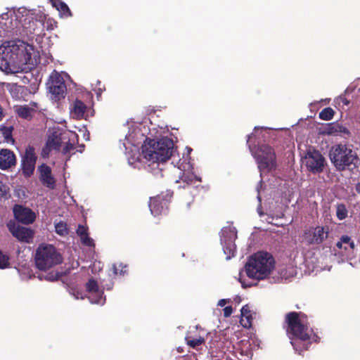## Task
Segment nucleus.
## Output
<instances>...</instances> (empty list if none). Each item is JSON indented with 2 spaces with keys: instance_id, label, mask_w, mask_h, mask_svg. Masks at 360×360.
<instances>
[{
  "instance_id": "6e6552de",
  "label": "nucleus",
  "mask_w": 360,
  "mask_h": 360,
  "mask_svg": "<svg viewBox=\"0 0 360 360\" xmlns=\"http://www.w3.org/2000/svg\"><path fill=\"white\" fill-rule=\"evenodd\" d=\"M172 197L173 192L170 190H167L155 197H151L148 205L151 214L154 217L166 214Z\"/></svg>"
},
{
  "instance_id": "b1692460",
  "label": "nucleus",
  "mask_w": 360,
  "mask_h": 360,
  "mask_svg": "<svg viewBox=\"0 0 360 360\" xmlns=\"http://www.w3.org/2000/svg\"><path fill=\"white\" fill-rule=\"evenodd\" d=\"M13 126H6L4 124L0 126V131L4 138V141L7 143L14 144L15 143V139L13 138Z\"/></svg>"
},
{
  "instance_id": "a878e982",
  "label": "nucleus",
  "mask_w": 360,
  "mask_h": 360,
  "mask_svg": "<svg viewBox=\"0 0 360 360\" xmlns=\"http://www.w3.org/2000/svg\"><path fill=\"white\" fill-rule=\"evenodd\" d=\"M86 110V105L80 100L76 99L73 103V112L77 117H83Z\"/></svg>"
},
{
  "instance_id": "c85d7f7f",
  "label": "nucleus",
  "mask_w": 360,
  "mask_h": 360,
  "mask_svg": "<svg viewBox=\"0 0 360 360\" xmlns=\"http://www.w3.org/2000/svg\"><path fill=\"white\" fill-rule=\"evenodd\" d=\"M348 211L344 204H338L336 207V215L338 219L343 220L347 217Z\"/></svg>"
},
{
  "instance_id": "cd10ccee",
  "label": "nucleus",
  "mask_w": 360,
  "mask_h": 360,
  "mask_svg": "<svg viewBox=\"0 0 360 360\" xmlns=\"http://www.w3.org/2000/svg\"><path fill=\"white\" fill-rule=\"evenodd\" d=\"M55 231L60 236H66L69 233L68 225L64 221H60L55 225Z\"/></svg>"
},
{
  "instance_id": "f8f14e48",
  "label": "nucleus",
  "mask_w": 360,
  "mask_h": 360,
  "mask_svg": "<svg viewBox=\"0 0 360 360\" xmlns=\"http://www.w3.org/2000/svg\"><path fill=\"white\" fill-rule=\"evenodd\" d=\"M237 238V233L231 228H226L222 230L221 241L223 244V250L226 255V259H229L235 256L236 246L235 240Z\"/></svg>"
},
{
  "instance_id": "f3484780",
  "label": "nucleus",
  "mask_w": 360,
  "mask_h": 360,
  "mask_svg": "<svg viewBox=\"0 0 360 360\" xmlns=\"http://www.w3.org/2000/svg\"><path fill=\"white\" fill-rule=\"evenodd\" d=\"M39 179L43 186L53 189L56 186V180L52 175L51 169L46 164H41L38 167Z\"/></svg>"
},
{
  "instance_id": "7ed1b4c3",
  "label": "nucleus",
  "mask_w": 360,
  "mask_h": 360,
  "mask_svg": "<svg viewBox=\"0 0 360 360\" xmlns=\"http://www.w3.org/2000/svg\"><path fill=\"white\" fill-rule=\"evenodd\" d=\"M275 260L273 256L266 252H257L251 255L245 268L250 278L263 280L271 272Z\"/></svg>"
},
{
  "instance_id": "37998d69",
  "label": "nucleus",
  "mask_w": 360,
  "mask_h": 360,
  "mask_svg": "<svg viewBox=\"0 0 360 360\" xmlns=\"http://www.w3.org/2000/svg\"><path fill=\"white\" fill-rule=\"evenodd\" d=\"M229 301V300L221 299L219 301L218 305L220 307H224Z\"/></svg>"
},
{
  "instance_id": "2eb2a0df",
  "label": "nucleus",
  "mask_w": 360,
  "mask_h": 360,
  "mask_svg": "<svg viewBox=\"0 0 360 360\" xmlns=\"http://www.w3.org/2000/svg\"><path fill=\"white\" fill-rule=\"evenodd\" d=\"M15 218L24 224H30L34 221L36 215L30 209L22 205H15L13 207Z\"/></svg>"
},
{
  "instance_id": "79ce46f5",
  "label": "nucleus",
  "mask_w": 360,
  "mask_h": 360,
  "mask_svg": "<svg viewBox=\"0 0 360 360\" xmlns=\"http://www.w3.org/2000/svg\"><path fill=\"white\" fill-rule=\"evenodd\" d=\"M103 294V292H101V295H100L99 297L95 301H91V302L93 303L103 304L104 303V302H105V298L103 299V296H102Z\"/></svg>"
},
{
  "instance_id": "49530a36",
  "label": "nucleus",
  "mask_w": 360,
  "mask_h": 360,
  "mask_svg": "<svg viewBox=\"0 0 360 360\" xmlns=\"http://www.w3.org/2000/svg\"><path fill=\"white\" fill-rule=\"evenodd\" d=\"M342 243L340 240L338 241L337 243H336V246L337 248H338L339 249H342Z\"/></svg>"
},
{
  "instance_id": "e433bc0d",
  "label": "nucleus",
  "mask_w": 360,
  "mask_h": 360,
  "mask_svg": "<svg viewBox=\"0 0 360 360\" xmlns=\"http://www.w3.org/2000/svg\"><path fill=\"white\" fill-rule=\"evenodd\" d=\"M46 29L51 30L57 27V22L51 19H49L46 22Z\"/></svg>"
},
{
  "instance_id": "9d476101",
  "label": "nucleus",
  "mask_w": 360,
  "mask_h": 360,
  "mask_svg": "<svg viewBox=\"0 0 360 360\" xmlns=\"http://www.w3.org/2000/svg\"><path fill=\"white\" fill-rule=\"evenodd\" d=\"M37 156L33 146L29 145L25 150L21 160L22 174L25 178L32 176L35 169Z\"/></svg>"
},
{
  "instance_id": "bb28decb",
  "label": "nucleus",
  "mask_w": 360,
  "mask_h": 360,
  "mask_svg": "<svg viewBox=\"0 0 360 360\" xmlns=\"http://www.w3.org/2000/svg\"><path fill=\"white\" fill-rule=\"evenodd\" d=\"M335 112L330 107H327L323 108L319 115V117L321 120H330L333 119L334 116Z\"/></svg>"
},
{
  "instance_id": "a18cd8bd",
  "label": "nucleus",
  "mask_w": 360,
  "mask_h": 360,
  "mask_svg": "<svg viewBox=\"0 0 360 360\" xmlns=\"http://www.w3.org/2000/svg\"><path fill=\"white\" fill-rule=\"evenodd\" d=\"M355 189L357 193H360V182L356 184Z\"/></svg>"
},
{
  "instance_id": "473e14b6",
  "label": "nucleus",
  "mask_w": 360,
  "mask_h": 360,
  "mask_svg": "<svg viewBox=\"0 0 360 360\" xmlns=\"http://www.w3.org/2000/svg\"><path fill=\"white\" fill-rule=\"evenodd\" d=\"M62 276V274L58 271H52L51 272H49L45 276V279L49 281H56L58 280L60 276Z\"/></svg>"
},
{
  "instance_id": "aec40b11",
  "label": "nucleus",
  "mask_w": 360,
  "mask_h": 360,
  "mask_svg": "<svg viewBox=\"0 0 360 360\" xmlns=\"http://www.w3.org/2000/svg\"><path fill=\"white\" fill-rule=\"evenodd\" d=\"M76 233L80 238L82 244L88 247L94 246V240L89 236L87 226L79 224Z\"/></svg>"
},
{
  "instance_id": "4c0bfd02",
  "label": "nucleus",
  "mask_w": 360,
  "mask_h": 360,
  "mask_svg": "<svg viewBox=\"0 0 360 360\" xmlns=\"http://www.w3.org/2000/svg\"><path fill=\"white\" fill-rule=\"evenodd\" d=\"M240 312H241V316L252 314L250 307L248 304H246L242 307Z\"/></svg>"
},
{
  "instance_id": "f704fd0d",
  "label": "nucleus",
  "mask_w": 360,
  "mask_h": 360,
  "mask_svg": "<svg viewBox=\"0 0 360 360\" xmlns=\"http://www.w3.org/2000/svg\"><path fill=\"white\" fill-rule=\"evenodd\" d=\"M53 150L50 145L46 143L45 146L42 148L41 155L42 158H46L49 156L51 151Z\"/></svg>"
},
{
  "instance_id": "72a5a7b5",
  "label": "nucleus",
  "mask_w": 360,
  "mask_h": 360,
  "mask_svg": "<svg viewBox=\"0 0 360 360\" xmlns=\"http://www.w3.org/2000/svg\"><path fill=\"white\" fill-rule=\"evenodd\" d=\"M340 240L342 244H348L352 250L355 248V244L349 236L347 235L342 236Z\"/></svg>"
},
{
  "instance_id": "a211bd4d",
  "label": "nucleus",
  "mask_w": 360,
  "mask_h": 360,
  "mask_svg": "<svg viewBox=\"0 0 360 360\" xmlns=\"http://www.w3.org/2000/svg\"><path fill=\"white\" fill-rule=\"evenodd\" d=\"M16 164L15 153L9 149L0 150V169H8Z\"/></svg>"
},
{
  "instance_id": "ea45409f",
  "label": "nucleus",
  "mask_w": 360,
  "mask_h": 360,
  "mask_svg": "<svg viewBox=\"0 0 360 360\" xmlns=\"http://www.w3.org/2000/svg\"><path fill=\"white\" fill-rule=\"evenodd\" d=\"M6 195V190L5 186L0 182V199Z\"/></svg>"
},
{
  "instance_id": "a19ab883",
  "label": "nucleus",
  "mask_w": 360,
  "mask_h": 360,
  "mask_svg": "<svg viewBox=\"0 0 360 360\" xmlns=\"http://www.w3.org/2000/svg\"><path fill=\"white\" fill-rule=\"evenodd\" d=\"M182 179L184 182H186L187 184H189L193 182L195 176H193V175H190L187 176H184Z\"/></svg>"
},
{
  "instance_id": "7c9ffc66",
  "label": "nucleus",
  "mask_w": 360,
  "mask_h": 360,
  "mask_svg": "<svg viewBox=\"0 0 360 360\" xmlns=\"http://www.w3.org/2000/svg\"><path fill=\"white\" fill-rule=\"evenodd\" d=\"M9 257L6 255V254H4L1 250H0V269H6V268H8L10 265V263H9Z\"/></svg>"
},
{
  "instance_id": "412c9836",
  "label": "nucleus",
  "mask_w": 360,
  "mask_h": 360,
  "mask_svg": "<svg viewBox=\"0 0 360 360\" xmlns=\"http://www.w3.org/2000/svg\"><path fill=\"white\" fill-rule=\"evenodd\" d=\"M186 344L191 348L195 349L197 347L205 343V340L200 335H193L192 332L189 331L185 337Z\"/></svg>"
},
{
  "instance_id": "6ab92c4d",
  "label": "nucleus",
  "mask_w": 360,
  "mask_h": 360,
  "mask_svg": "<svg viewBox=\"0 0 360 360\" xmlns=\"http://www.w3.org/2000/svg\"><path fill=\"white\" fill-rule=\"evenodd\" d=\"M65 133H61L60 131H54L48 137L46 143L55 150L59 151L61 144L65 139Z\"/></svg>"
},
{
  "instance_id": "5701e85b",
  "label": "nucleus",
  "mask_w": 360,
  "mask_h": 360,
  "mask_svg": "<svg viewBox=\"0 0 360 360\" xmlns=\"http://www.w3.org/2000/svg\"><path fill=\"white\" fill-rule=\"evenodd\" d=\"M326 132L330 135H338V134L342 133L349 134V130L344 126L338 123H330L328 124Z\"/></svg>"
},
{
  "instance_id": "393cba45",
  "label": "nucleus",
  "mask_w": 360,
  "mask_h": 360,
  "mask_svg": "<svg viewBox=\"0 0 360 360\" xmlns=\"http://www.w3.org/2000/svg\"><path fill=\"white\" fill-rule=\"evenodd\" d=\"M16 113L18 115L24 119H30L32 117L34 110L27 105H20L16 109Z\"/></svg>"
},
{
  "instance_id": "4468645a",
  "label": "nucleus",
  "mask_w": 360,
  "mask_h": 360,
  "mask_svg": "<svg viewBox=\"0 0 360 360\" xmlns=\"http://www.w3.org/2000/svg\"><path fill=\"white\" fill-rule=\"evenodd\" d=\"M49 92L55 100L64 98L66 94V84L62 76L56 73L51 77V83L49 86Z\"/></svg>"
},
{
  "instance_id": "c756f323",
  "label": "nucleus",
  "mask_w": 360,
  "mask_h": 360,
  "mask_svg": "<svg viewBox=\"0 0 360 360\" xmlns=\"http://www.w3.org/2000/svg\"><path fill=\"white\" fill-rule=\"evenodd\" d=\"M86 290L89 292H98L99 288L97 281L92 278L89 279L86 283Z\"/></svg>"
},
{
  "instance_id": "09e8293b",
  "label": "nucleus",
  "mask_w": 360,
  "mask_h": 360,
  "mask_svg": "<svg viewBox=\"0 0 360 360\" xmlns=\"http://www.w3.org/2000/svg\"><path fill=\"white\" fill-rule=\"evenodd\" d=\"M342 102L345 105H348L349 104V102L346 99L345 101H343Z\"/></svg>"
},
{
  "instance_id": "2f4dec72",
  "label": "nucleus",
  "mask_w": 360,
  "mask_h": 360,
  "mask_svg": "<svg viewBox=\"0 0 360 360\" xmlns=\"http://www.w3.org/2000/svg\"><path fill=\"white\" fill-rule=\"evenodd\" d=\"M240 323L244 328H251L252 323V314L241 316Z\"/></svg>"
},
{
  "instance_id": "3c124183",
  "label": "nucleus",
  "mask_w": 360,
  "mask_h": 360,
  "mask_svg": "<svg viewBox=\"0 0 360 360\" xmlns=\"http://www.w3.org/2000/svg\"><path fill=\"white\" fill-rule=\"evenodd\" d=\"M32 105H33V106H34V107H37V103H32Z\"/></svg>"
},
{
  "instance_id": "8fccbe9b",
  "label": "nucleus",
  "mask_w": 360,
  "mask_h": 360,
  "mask_svg": "<svg viewBox=\"0 0 360 360\" xmlns=\"http://www.w3.org/2000/svg\"><path fill=\"white\" fill-rule=\"evenodd\" d=\"M250 136H251V135H248V140H247V143H249V141H250Z\"/></svg>"
},
{
  "instance_id": "0eeeda50",
  "label": "nucleus",
  "mask_w": 360,
  "mask_h": 360,
  "mask_svg": "<svg viewBox=\"0 0 360 360\" xmlns=\"http://www.w3.org/2000/svg\"><path fill=\"white\" fill-rule=\"evenodd\" d=\"M249 148L258 164L259 170L271 171L276 168V153L271 146L262 144L254 148L249 146Z\"/></svg>"
},
{
  "instance_id": "1a4fd4ad",
  "label": "nucleus",
  "mask_w": 360,
  "mask_h": 360,
  "mask_svg": "<svg viewBox=\"0 0 360 360\" xmlns=\"http://www.w3.org/2000/svg\"><path fill=\"white\" fill-rule=\"evenodd\" d=\"M328 234L329 229L328 226H317L305 229L302 237L308 245H319L328 238Z\"/></svg>"
},
{
  "instance_id": "f257e3e1",
  "label": "nucleus",
  "mask_w": 360,
  "mask_h": 360,
  "mask_svg": "<svg viewBox=\"0 0 360 360\" xmlns=\"http://www.w3.org/2000/svg\"><path fill=\"white\" fill-rule=\"evenodd\" d=\"M284 323L290 343L299 354L308 350L312 342H319L320 340V338L311 328L307 316L302 311L286 314Z\"/></svg>"
},
{
  "instance_id": "4be33fe9",
  "label": "nucleus",
  "mask_w": 360,
  "mask_h": 360,
  "mask_svg": "<svg viewBox=\"0 0 360 360\" xmlns=\"http://www.w3.org/2000/svg\"><path fill=\"white\" fill-rule=\"evenodd\" d=\"M52 6L56 8L60 14L65 18L72 16V13L68 6L61 0H51Z\"/></svg>"
},
{
  "instance_id": "c03bdc74",
  "label": "nucleus",
  "mask_w": 360,
  "mask_h": 360,
  "mask_svg": "<svg viewBox=\"0 0 360 360\" xmlns=\"http://www.w3.org/2000/svg\"><path fill=\"white\" fill-rule=\"evenodd\" d=\"M4 117V111H3V109H2L1 106L0 105V121L2 120Z\"/></svg>"
},
{
  "instance_id": "ddd939ff",
  "label": "nucleus",
  "mask_w": 360,
  "mask_h": 360,
  "mask_svg": "<svg viewBox=\"0 0 360 360\" xmlns=\"http://www.w3.org/2000/svg\"><path fill=\"white\" fill-rule=\"evenodd\" d=\"M20 22L27 34L40 35L43 32L44 22L41 18L37 19L32 15H28L25 16Z\"/></svg>"
},
{
  "instance_id": "20e7f679",
  "label": "nucleus",
  "mask_w": 360,
  "mask_h": 360,
  "mask_svg": "<svg viewBox=\"0 0 360 360\" xmlns=\"http://www.w3.org/2000/svg\"><path fill=\"white\" fill-rule=\"evenodd\" d=\"M174 142L167 137H163L158 141L150 140L148 146L143 148L142 153L144 158L153 163L165 162L172 155Z\"/></svg>"
},
{
  "instance_id": "9b49d317",
  "label": "nucleus",
  "mask_w": 360,
  "mask_h": 360,
  "mask_svg": "<svg viewBox=\"0 0 360 360\" xmlns=\"http://www.w3.org/2000/svg\"><path fill=\"white\" fill-rule=\"evenodd\" d=\"M305 165L307 169L312 174L323 172L325 164V158L317 150H309L304 156Z\"/></svg>"
},
{
  "instance_id": "423d86ee",
  "label": "nucleus",
  "mask_w": 360,
  "mask_h": 360,
  "mask_svg": "<svg viewBox=\"0 0 360 360\" xmlns=\"http://www.w3.org/2000/svg\"><path fill=\"white\" fill-rule=\"evenodd\" d=\"M35 264L37 269L46 271L63 262V257L53 245L41 244L37 248Z\"/></svg>"
},
{
  "instance_id": "58836bf2",
  "label": "nucleus",
  "mask_w": 360,
  "mask_h": 360,
  "mask_svg": "<svg viewBox=\"0 0 360 360\" xmlns=\"http://www.w3.org/2000/svg\"><path fill=\"white\" fill-rule=\"evenodd\" d=\"M224 317H229L233 313V308L231 306L226 307L224 309Z\"/></svg>"
},
{
  "instance_id": "f03ea898",
  "label": "nucleus",
  "mask_w": 360,
  "mask_h": 360,
  "mask_svg": "<svg viewBox=\"0 0 360 360\" xmlns=\"http://www.w3.org/2000/svg\"><path fill=\"white\" fill-rule=\"evenodd\" d=\"M30 57L23 41H5L0 46V69L6 72L11 71L12 66L27 63Z\"/></svg>"
},
{
  "instance_id": "dca6fc26",
  "label": "nucleus",
  "mask_w": 360,
  "mask_h": 360,
  "mask_svg": "<svg viewBox=\"0 0 360 360\" xmlns=\"http://www.w3.org/2000/svg\"><path fill=\"white\" fill-rule=\"evenodd\" d=\"M8 228L12 235L19 241L30 243V241L34 237V232L30 228L21 226L19 225L15 226L14 224H8Z\"/></svg>"
},
{
  "instance_id": "39448f33",
  "label": "nucleus",
  "mask_w": 360,
  "mask_h": 360,
  "mask_svg": "<svg viewBox=\"0 0 360 360\" xmlns=\"http://www.w3.org/2000/svg\"><path fill=\"white\" fill-rule=\"evenodd\" d=\"M330 158L339 172L346 169L353 171L359 165V158L356 153L347 145L334 146L330 151Z\"/></svg>"
},
{
  "instance_id": "c9c22d12",
  "label": "nucleus",
  "mask_w": 360,
  "mask_h": 360,
  "mask_svg": "<svg viewBox=\"0 0 360 360\" xmlns=\"http://www.w3.org/2000/svg\"><path fill=\"white\" fill-rule=\"evenodd\" d=\"M75 149L74 144L69 142V141L65 143V146L63 147L62 153L64 155H67L70 153L72 150Z\"/></svg>"
},
{
  "instance_id": "de8ad7c7",
  "label": "nucleus",
  "mask_w": 360,
  "mask_h": 360,
  "mask_svg": "<svg viewBox=\"0 0 360 360\" xmlns=\"http://www.w3.org/2000/svg\"><path fill=\"white\" fill-rule=\"evenodd\" d=\"M113 271L115 274H117V269L115 266H113Z\"/></svg>"
}]
</instances>
